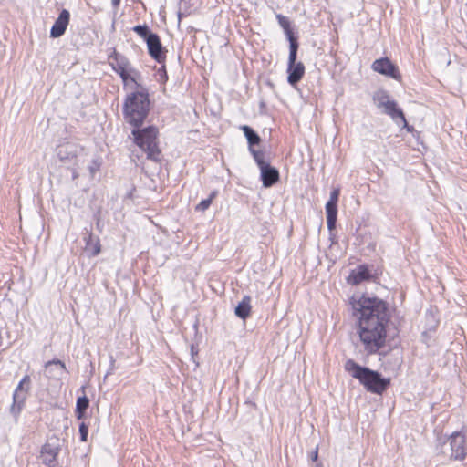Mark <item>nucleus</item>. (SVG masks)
Listing matches in <instances>:
<instances>
[{
  "label": "nucleus",
  "instance_id": "1",
  "mask_svg": "<svg viewBox=\"0 0 467 467\" xmlns=\"http://www.w3.org/2000/svg\"><path fill=\"white\" fill-rule=\"evenodd\" d=\"M351 304L353 310L359 313L358 333L364 350L375 354L386 343V325L389 320L387 306L380 299L366 296L352 298Z\"/></svg>",
  "mask_w": 467,
  "mask_h": 467
},
{
  "label": "nucleus",
  "instance_id": "2",
  "mask_svg": "<svg viewBox=\"0 0 467 467\" xmlns=\"http://www.w3.org/2000/svg\"><path fill=\"white\" fill-rule=\"evenodd\" d=\"M136 91L130 93L123 103V116L127 123L140 128L150 112V99L147 90L140 84Z\"/></svg>",
  "mask_w": 467,
  "mask_h": 467
},
{
  "label": "nucleus",
  "instance_id": "3",
  "mask_svg": "<svg viewBox=\"0 0 467 467\" xmlns=\"http://www.w3.org/2000/svg\"><path fill=\"white\" fill-rule=\"evenodd\" d=\"M344 368L371 393L382 394L390 384L389 379L381 377L378 371L358 365L353 359H348Z\"/></svg>",
  "mask_w": 467,
  "mask_h": 467
},
{
  "label": "nucleus",
  "instance_id": "4",
  "mask_svg": "<svg viewBox=\"0 0 467 467\" xmlns=\"http://www.w3.org/2000/svg\"><path fill=\"white\" fill-rule=\"evenodd\" d=\"M84 148L74 142H65L58 145L56 149V154L60 162L72 171V179L78 177V169L84 161Z\"/></svg>",
  "mask_w": 467,
  "mask_h": 467
},
{
  "label": "nucleus",
  "instance_id": "5",
  "mask_svg": "<svg viewBox=\"0 0 467 467\" xmlns=\"http://www.w3.org/2000/svg\"><path fill=\"white\" fill-rule=\"evenodd\" d=\"M449 451L447 442L439 440L437 451L440 454L449 457L451 460L462 461L467 455V434L463 431H454L449 438Z\"/></svg>",
  "mask_w": 467,
  "mask_h": 467
},
{
  "label": "nucleus",
  "instance_id": "6",
  "mask_svg": "<svg viewBox=\"0 0 467 467\" xmlns=\"http://www.w3.org/2000/svg\"><path fill=\"white\" fill-rule=\"evenodd\" d=\"M131 133L134 136L135 143L147 153V157L158 161L161 154L156 142L158 130L153 126L144 129L134 128Z\"/></svg>",
  "mask_w": 467,
  "mask_h": 467
},
{
  "label": "nucleus",
  "instance_id": "7",
  "mask_svg": "<svg viewBox=\"0 0 467 467\" xmlns=\"http://www.w3.org/2000/svg\"><path fill=\"white\" fill-rule=\"evenodd\" d=\"M108 61L111 68L119 75L124 87L130 86V83L134 84V86H139L136 80L139 72L132 67L129 59L124 55L113 48L112 52L108 57Z\"/></svg>",
  "mask_w": 467,
  "mask_h": 467
},
{
  "label": "nucleus",
  "instance_id": "8",
  "mask_svg": "<svg viewBox=\"0 0 467 467\" xmlns=\"http://www.w3.org/2000/svg\"><path fill=\"white\" fill-rule=\"evenodd\" d=\"M133 31L146 41L150 56L158 63H161L166 56L159 36L152 33L147 25L135 26Z\"/></svg>",
  "mask_w": 467,
  "mask_h": 467
},
{
  "label": "nucleus",
  "instance_id": "9",
  "mask_svg": "<svg viewBox=\"0 0 467 467\" xmlns=\"http://www.w3.org/2000/svg\"><path fill=\"white\" fill-rule=\"evenodd\" d=\"M372 99L376 107L382 109L384 114L389 115L394 121H397V119H400L403 122L404 127L410 130L403 111L397 107L396 101L390 99L387 91L381 89L377 90L373 94Z\"/></svg>",
  "mask_w": 467,
  "mask_h": 467
},
{
  "label": "nucleus",
  "instance_id": "10",
  "mask_svg": "<svg viewBox=\"0 0 467 467\" xmlns=\"http://www.w3.org/2000/svg\"><path fill=\"white\" fill-rule=\"evenodd\" d=\"M29 384L30 377L26 375L19 382L13 394V403L10 407V413L14 416L16 421L17 420L18 415L20 414L26 400V390H24V385L28 386Z\"/></svg>",
  "mask_w": 467,
  "mask_h": 467
},
{
  "label": "nucleus",
  "instance_id": "11",
  "mask_svg": "<svg viewBox=\"0 0 467 467\" xmlns=\"http://www.w3.org/2000/svg\"><path fill=\"white\" fill-rule=\"evenodd\" d=\"M339 193L338 188L334 189L330 192L329 200L326 203L327 223L329 231L336 228Z\"/></svg>",
  "mask_w": 467,
  "mask_h": 467
},
{
  "label": "nucleus",
  "instance_id": "12",
  "mask_svg": "<svg viewBox=\"0 0 467 467\" xmlns=\"http://www.w3.org/2000/svg\"><path fill=\"white\" fill-rule=\"evenodd\" d=\"M371 68L375 72L392 78L393 79H400V74L398 67L388 57L376 59L372 63Z\"/></svg>",
  "mask_w": 467,
  "mask_h": 467
},
{
  "label": "nucleus",
  "instance_id": "13",
  "mask_svg": "<svg viewBox=\"0 0 467 467\" xmlns=\"http://www.w3.org/2000/svg\"><path fill=\"white\" fill-rule=\"evenodd\" d=\"M70 19V14L68 10L63 9L58 17L56 19L53 26L50 30V36L53 38L60 37L64 35Z\"/></svg>",
  "mask_w": 467,
  "mask_h": 467
},
{
  "label": "nucleus",
  "instance_id": "14",
  "mask_svg": "<svg viewBox=\"0 0 467 467\" xmlns=\"http://www.w3.org/2000/svg\"><path fill=\"white\" fill-rule=\"evenodd\" d=\"M45 368L47 371V377H48L51 379L59 380L67 372L65 363L59 359H53L47 361L45 365Z\"/></svg>",
  "mask_w": 467,
  "mask_h": 467
},
{
  "label": "nucleus",
  "instance_id": "15",
  "mask_svg": "<svg viewBox=\"0 0 467 467\" xmlns=\"http://www.w3.org/2000/svg\"><path fill=\"white\" fill-rule=\"evenodd\" d=\"M261 179L264 187H271L279 180V171L277 169L272 167L270 164L262 166L261 169Z\"/></svg>",
  "mask_w": 467,
  "mask_h": 467
},
{
  "label": "nucleus",
  "instance_id": "16",
  "mask_svg": "<svg viewBox=\"0 0 467 467\" xmlns=\"http://www.w3.org/2000/svg\"><path fill=\"white\" fill-rule=\"evenodd\" d=\"M287 72H288L287 80H288L289 84L294 86L296 83H298L301 80V78H303L304 73H305V66L302 62L294 63L293 65L289 64Z\"/></svg>",
  "mask_w": 467,
  "mask_h": 467
},
{
  "label": "nucleus",
  "instance_id": "17",
  "mask_svg": "<svg viewBox=\"0 0 467 467\" xmlns=\"http://www.w3.org/2000/svg\"><path fill=\"white\" fill-rule=\"evenodd\" d=\"M58 445L53 444L51 442H47L41 450V457L43 459V462L47 465L52 464L57 455L58 454Z\"/></svg>",
  "mask_w": 467,
  "mask_h": 467
},
{
  "label": "nucleus",
  "instance_id": "18",
  "mask_svg": "<svg viewBox=\"0 0 467 467\" xmlns=\"http://www.w3.org/2000/svg\"><path fill=\"white\" fill-rule=\"evenodd\" d=\"M370 276L369 271L366 265H359L352 270L348 280L352 285H358L361 282L368 280Z\"/></svg>",
  "mask_w": 467,
  "mask_h": 467
},
{
  "label": "nucleus",
  "instance_id": "19",
  "mask_svg": "<svg viewBox=\"0 0 467 467\" xmlns=\"http://www.w3.org/2000/svg\"><path fill=\"white\" fill-rule=\"evenodd\" d=\"M87 235L84 239L86 241V251L89 252L92 256H96L100 253V244L99 240L97 237H94L91 233H87Z\"/></svg>",
  "mask_w": 467,
  "mask_h": 467
},
{
  "label": "nucleus",
  "instance_id": "20",
  "mask_svg": "<svg viewBox=\"0 0 467 467\" xmlns=\"http://www.w3.org/2000/svg\"><path fill=\"white\" fill-rule=\"evenodd\" d=\"M251 297L249 296H244L242 301L235 307V315L242 318L245 319L251 312Z\"/></svg>",
  "mask_w": 467,
  "mask_h": 467
},
{
  "label": "nucleus",
  "instance_id": "21",
  "mask_svg": "<svg viewBox=\"0 0 467 467\" xmlns=\"http://www.w3.org/2000/svg\"><path fill=\"white\" fill-rule=\"evenodd\" d=\"M275 17L278 21V24L283 28V30L287 37V40H290L292 38H296V36H295L294 32L291 28L290 20L286 16H285L281 14H276Z\"/></svg>",
  "mask_w": 467,
  "mask_h": 467
},
{
  "label": "nucleus",
  "instance_id": "22",
  "mask_svg": "<svg viewBox=\"0 0 467 467\" xmlns=\"http://www.w3.org/2000/svg\"><path fill=\"white\" fill-rule=\"evenodd\" d=\"M242 129L244 130V136L247 139L250 148H252L254 145L259 144L261 139L252 128L249 126H243Z\"/></svg>",
  "mask_w": 467,
  "mask_h": 467
},
{
  "label": "nucleus",
  "instance_id": "23",
  "mask_svg": "<svg viewBox=\"0 0 467 467\" xmlns=\"http://www.w3.org/2000/svg\"><path fill=\"white\" fill-rule=\"evenodd\" d=\"M88 405H89V400L86 396L78 398L77 404H76V414H77V418L78 420L83 418L85 411L88 409Z\"/></svg>",
  "mask_w": 467,
  "mask_h": 467
},
{
  "label": "nucleus",
  "instance_id": "24",
  "mask_svg": "<svg viewBox=\"0 0 467 467\" xmlns=\"http://www.w3.org/2000/svg\"><path fill=\"white\" fill-rule=\"evenodd\" d=\"M289 41V57H288V65H293L296 63V55L298 49V42L297 38H292Z\"/></svg>",
  "mask_w": 467,
  "mask_h": 467
},
{
  "label": "nucleus",
  "instance_id": "25",
  "mask_svg": "<svg viewBox=\"0 0 467 467\" xmlns=\"http://www.w3.org/2000/svg\"><path fill=\"white\" fill-rule=\"evenodd\" d=\"M217 193H218V192H217V191H213V192L210 193V195H209V197H208L207 199L202 200V202H201L196 206V208H195V209H196V211H201V212H204V211H206V210L210 207V205H211V203H212L213 200L217 196Z\"/></svg>",
  "mask_w": 467,
  "mask_h": 467
},
{
  "label": "nucleus",
  "instance_id": "26",
  "mask_svg": "<svg viewBox=\"0 0 467 467\" xmlns=\"http://www.w3.org/2000/svg\"><path fill=\"white\" fill-rule=\"evenodd\" d=\"M250 151L253 154L254 159L255 162L257 163V165L259 166L260 169H261L262 166L269 164L268 162H266L265 161L264 153L262 151L255 150L253 148H250Z\"/></svg>",
  "mask_w": 467,
  "mask_h": 467
},
{
  "label": "nucleus",
  "instance_id": "27",
  "mask_svg": "<svg viewBox=\"0 0 467 467\" xmlns=\"http://www.w3.org/2000/svg\"><path fill=\"white\" fill-rule=\"evenodd\" d=\"M88 426L82 422L80 425H79V433H80V440L82 441H87V438H88Z\"/></svg>",
  "mask_w": 467,
  "mask_h": 467
},
{
  "label": "nucleus",
  "instance_id": "28",
  "mask_svg": "<svg viewBox=\"0 0 467 467\" xmlns=\"http://www.w3.org/2000/svg\"><path fill=\"white\" fill-rule=\"evenodd\" d=\"M99 163H98L97 161H94L93 165L88 167L91 176H93L95 174V172L99 170Z\"/></svg>",
  "mask_w": 467,
  "mask_h": 467
},
{
  "label": "nucleus",
  "instance_id": "29",
  "mask_svg": "<svg viewBox=\"0 0 467 467\" xmlns=\"http://www.w3.org/2000/svg\"><path fill=\"white\" fill-rule=\"evenodd\" d=\"M317 457H318V448L317 447L315 449V451L311 453V457L310 458H311V460L313 462H316L317 460Z\"/></svg>",
  "mask_w": 467,
  "mask_h": 467
},
{
  "label": "nucleus",
  "instance_id": "30",
  "mask_svg": "<svg viewBox=\"0 0 467 467\" xmlns=\"http://www.w3.org/2000/svg\"><path fill=\"white\" fill-rule=\"evenodd\" d=\"M161 78L163 81H166L167 80V75H166V71L163 70V74L161 75Z\"/></svg>",
  "mask_w": 467,
  "mask_h": 467
},
{
  "label": "nucleus",
  "instance_id": "31",
  "mask_svg": "<svg viewBox=\"0 0 467 467\" xmlns=\"http://www.w3.org/2000/svg\"><path fill=\"white\" fill-rule=\"evenodd\" d=\"M120 0H112V5L116 7L119 5Z\"/></svg>",
  "mask_w": 467,
  "mask_h": 467
}]
</instances>
